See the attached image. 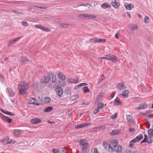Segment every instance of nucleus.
Wrapping results in <instances>:
<instances>
[{"label":"nucleus","mask_w":153,"mask_h":153,"mask_svg":"<svg viewBox=\"0 0 153 153\" xmlns=\"http://www.w3.org/2000/svg\"><path fill=\"white\" fill-rule=\"evenodd\" d=\"M118 142L117 139L112 140L109 143L104 141L103 143L105 149L109 152L113 153L114 151L120 152L123 150V147L120 145H118Z\"/></svg>","instance_id":"1"},{"label":"nucleus","mask_w":153,"mask_h":153,"mask_svg":"<svg viewBox=\"0 0 153 153\" xmlns=\"http://www.w3.org/2000/svg\"><path fill=\"white\" fill-rule=\"evenodd\" d=\"M28 88V84L26 82H22L18 84L19 94L24 95L25 94V91Z\"/></svg>","instance_id":"2"},{"label":"nucleus","mask_w":153,"mask_h":153,"mask_svg":"<svg viewBox=\"0 0 153 153\" xmlns=\"http://www.w3.org/2000/svg\"><path fill=\"white\" fill-rule=\"evenodd\" d=\"M143 136L142 134H139L135 138L130 141L129 147H132L136 142L140 141L141 140L143 139Z\"/></svg>","instance_id":"3"},{"label":"nucleus","mask_w":153,"mask_h":153,"mask_svg":"<svg viewBox=\"0 0 153 153\" xmlns=\"http://www.w3.org/2000/svg\"><path fill=\"white\" fill-rule=\"evenodd\" d=\"M27 102L29 104H33L39 105L40 104L35 98H29L27 99Z\"/></svg>","instance_id":"4"},{"label":"nucleus","mask_w":153,"mask_h":153,"mask_svg":"<svg viewBox=\"0 0 153 153\" xmlns=\"http://www.w3.org/2000/svg\"><path fill=\"white\" fill-rule=\"evenodd\" d=\"M80 144L83 146L82 147V149H83L85 150L88 147V144L87 143V141L85 139H82L80 141Z\"/></svg>","instance_id":"5"},{"label":"nucleus","mask_w":153,"mask_h":153,"mask_svg":"<svg viewBox=\"0 0 153 153\" xmlns=\"http://www.w3.org/2000/svg\"><path fill=\"white\" fill-rule=\"evenodd\" d=\"M108 60L111 61L113 62H115L117 61L118 59L115 56L111 54L110 55H108Z\"/></svg>","instance_id":"6"},{"label":"nucleus","mask_w":153,"mask_h":153,"mask_svg":"<svg viewBox=\"0 0 153 153\" xmlns=\"http://www.w3.org/2000/svg\"><path fill=\"white\" fill-rule=\"evenodd\" d=\"M55 91L57 94L60 97L63 93V89L61 87H57L56 88Z\"/></svg>","instance_id":"7"},{"label":"nucleus","mask_w":153,"mask_h":153,"mask_svg":"<svg viewBox=\"0 0 153 153\" xmlns=\"http://www.w3.org/2000/svg\"><path fill=\"white\" fill-rule=\"evenodd\" d=\"M123 104V103L120 100L119 97H117L116 99L114 101L113 105H121Z\"/></svg>","instance_id":"8"},{"label":"nucleus","mask_w":153,"mask_h":153,"mask_svg":"<svg viewBox=\"0 0 153 153\" xmlns=\"http://www.w3.org/2000/svg\"><path fill=\"white\" fill-rule=\"evenodd\" d=\"M124 5L127 10H131L134 7V5L131 4H128L126 3Z\"/></svg>","instance_id":"9"},{"label":"nucleus","mask_w":153,"mask_h":153,"mask_svg":"<svg viewBox=\"0 0 153 153\" xmlns=\"http://www.w3.org/2000/svg\"><path fill=\"white\" fill-rule=\"evenodd\" d=\"M22 38L21 37H18L13 40H11L8 42L7 46L9 47L10 46L12 45L13 44H14L16 42L18 41L20 39Z\"/></svg>","instance_id":"10"},{"label":"nucleus","mask_w":153,"mask_h":153,"mask_svg":"<svg viewBox=\"0 0 153 153\" xmlns=\"http://www.w3.org/2000/svg\"><path fill=\"white\" fill-rule=\"evenodd\" d=\"M91 124V123H84L79 124L76 126L75 128L76 129H78L85 127L87 126L90 125Z\"/></svg>","instance_id":"11"},{"label":"nucleus","mask_w":153,"mask_h":153,"mask_svg":"<svg viewBox=\"0 0 153 153\" xmlns=\"http://www.w3.org/2000/svg\"><path fill=\"white\" fill-rule=\"evenodd\" d=\"M111 4L113 6L116 8H118L120 6V4L119 3V0H114V2L111 3Z\"/></svg>","instance_id":"12"},{"label":"nucleus","mask_w":153,"mask_h":153,"mask_svg":"<svg viewBox=\"0 0 153 153\" xmlns=\"http://www.w3.org/2000/svg\"><path fill=\"white\" fill-rule=\"evenodd\" d=\"M125 83L124 82L120 83L117 86V88L120 90H123L125 89L126 87L124 85Z\"/></svg>","instance_id":"13"},{"label":"nucleus","mask_w":153,"mask_h":153,"mask_svg":"<svg viewBox=\"0 0 153 153\" xmlns=\"http://www.w3.org/2000/svg\"><path fill=\"white\" fill-rule=\"evenodd\" d=\"M50 80V78L45 76L42 78L41 80V82H42L47 83H48Z\"/></svg>","instance_id":"14"},{"label":"nucleus","mask_w":153,"mask_h":153,"mask_svg":"<svg viewBox=\"0 0 153 153\" xmlns=\"http://www.w3.org/2000/svg\"><path fill=\"white\" fill-rule=\"evenodd\" d=\"M41 121V120L38 118H35L30 120V123L34 124L39 123Z\"/></svg>","instance_id":"15"},{"label":"nucleus","mask_w":153,"mask_h":153,"mask_svg":"<svg viewBox=\"0 0 153 153\" xmlns=\"http://www.w3.org/2000/svg\"><path fill=\"white\" fill-rule=\"evenodd\" d=\"M20 61L24 63L26 62L28 64L29 61L28 59L25 57L22 56L21 58Z\"/></svg>","instance_id":"16"},{"label":"nucleus","mask_w":153,"mask_h":153,"mask_svg":"<svg viewBox=\"0 0 153 153\" xmlns=\"http://www.w3.org/2000/svg\"><path fill=\"white\" fill-rule=\"evenodd\" d=\"M147 107V105L145 104H142L139 105V106L136 108L137 110L144 109L146 108Z\"/></svg>","instance_id":"17"},{"label":"nucleus","mask_w":153,"mask_h":153,"mask_svg":"<svg viewBox=\"0 0 153 153\" xmlns=\"http://www.w3.org/2000/svg\"><path fill=\"white\" fill-rule=\"evenodd\" d=\"M129 93V91L128 90H125L123 91L122 96L124 98H127L128 97Z\"/></svg>","instance_id":"18"},{"label":"nucleus","mask_w":153,"mask_h":153,"mask_svg":"<svg viewBox=\"0 0 153 153\" xmlns=\"http://www.w3.org/2000/svg\"><path fill=\"white\" fill-rule=\"evenodd\" d=\"M59 78L61 80H65L66 79V76L62 72H59L58 75Z\"/></svg>","instance_id":"19"},{"label":"nucleus","mask_w":153,"mask_h":153,"mask_svg":"<svg viewBox=\"0 0 153 153\" xmlns=\"http://www.w3.org/2000/svg\"><path fill=\"white\" fill-rule=\"evenodd\" d=\"M50 76V75H49ZM51 76L52 78H50V80L52 82H55L56 81V76L53 74H51Z\"/></svg>","instance_id":"20"},{"label":"nucleus","mask_w":153,"mask_h":153,"mask_svg":"<svg viewBox=\"0 0 153 153\" xmlns=\"http://www.w3.org/2000/svg\"><path fill=\"white\" fill-rule=\"evenodd\" d=\"M101 7L103 9H106L107 8L110 7L111 6L110 5H109L108 3H104L102 4Z\"/></svg>","instance_id":"21"},{"label":"nucleus","mask_w":153,"mask_h":153,"mask_svg":"<svg viewBox=\"0 0 153 153\" xmlns=\"http://www.w3.org/2000/svg\"><path fill=\"white\" fill-rule=\"evenodd\" d=\"M68 81L71 83H77L78 81V79H68Z\"/></svg>","instance_id":"22"},{"label":"nucleus","mask_w":153,"mask_h":153,"mask_svg":"<svg viewBox=\"0 0 153 153\" xmlns=\"http://www.w3.org/2000/svg\"><path fill=\"white\" fill-rule=\"evenodd\" d=\"M20 131L19 130H15L13 133L16 137H19L20 135Z\"/></svg>","instance_id":"23"},{"label":"nucleus","mask_w":153,"mask_h":153,"mask_svg":"<svg viewBox=\"0 0 153 153\" xmlns=\"http://www.w3.org/2000/svg\"><path fill=\"white\" fill-rule=\"evenodd\" d=\"M7 90L9 94V96L11 97H13L14 95V93L12 89L10 88H7Z\"/></svg>","instance_id":"24"},{"label":"nucleus","mask_w":153,"mask_h":153,"mask_svg":"<svg viewBox=\"0 0 153 153\" xmlns=\"http://www.w3.org/2000/svg\"><path fill=\"white\" fill-rule=\"evenodd\" d=\"M87 16H86V18L88 19H94L96 18V16L91 14H87Z\"/></svg>","instance_id":"25"},{"label":"nucleus","mask_w":153,"mask_h":153,"mask_svg":"<svg viewBox=\"0 0 153 153\" xmlns=\"http://www.w3.org/2000/svg\"><path fill=\"white\" fill-rule=\"evenodd\" d=\"M3 118L5 121L9 123H10L12 121V120L11 119L6 116H3Z\"/></svg>","instance_id":"26"},{"label":"nucleus","mask_w":153,"mask_h":153,"mask_svg":"<svg viewBox=\"0 0 153 153\" xmlns=\"http://www.w3.org/2000/svg\"><path fill=\"white\" fill-rule=\"evenodd\" d=\"M120 131L119 130H114L112 131L110 133L111 135H115L118 134Z\"/></svg>","instance_id":"27"},{"label":"nucleus","mask_w":153,"mask_h":153,"mask_svg":"<svg viewBox=\"0 0 153 153\" xmlns=\"http://www.w3.org/2000/svg\"><path fill=\"white\" fill-rule=\"evenodd\" d=\"M10 140V138H4L2 140H1V142L2 143H5L6 144H9V140Z\"/></svg>","instance_id":"28"},{"label":"nucleus","mask_w":153,"mask_h":153,"mask_svg":"<svg viewBox=\"0 0 153 153\" xmlns=\"http://www.w3.org/2000/svg\"><path fill=\"white\" fill-rule=\"evenodd\" d=\"M127 119L128 122H129L131 123H133L134 122V121L131 115H129L127 117Z\"/></svg>","instance_id":"29"},{"label":"nucleus","mask_w":153,"mask_h":153,"mask_svg":"<svg viewBox=\"0 0 153 153\" xmlns=\"http://www.w3.org/2000/svg\"><path fill=\"white\" fill-rule=\"evenodd\" d=\"M96 42H102L104 43L106 42V40L105 39H94Z\"/></svg>","instance_id":"30"},{"label":"nucleus","mask_w":153,"mask_h":153,"mask_svg":"<svg viewBox=\"0 0 153 153\" xmlns=\"http://www.w3.org/2000/svg\"><path fill=\"white\" fill-rule=\"evenodd\" d=\"M79 95L77 94L74 95L72 96L70 99L72 101L78 99Z\"/></svg>","instance_id":"31"},{"label":"nucleus","mask_w":153,"mask_h":153,"mask_svg":"<svg viewBox=\"0 0 153 153\" xmlns=\"http://www.w3.org/2000/svg\"><path fill=\"white\" fill-rule=\"evenodd\" d=\"M148 134L149 137H152L153 136V129H150L148 131Z\"/></svg>","instance_id":"32"},{"label":"nucleus","mask_w":153,"mask_h":153,"mask_svg":"<svg viewBox=\"0 0 153 153\" xmlns=\"http://www.w3.org/2000/svg\"><path fill=\"white\" fill-rule=\"evenodd\" d=\"M138 26L136 25H132L130 26V28L132 30H134L138 29Z\"/></svg>","instance_id":"33"},{"label":"nucleus","mask_w":153,"mask_h":153,"mask_svg":"<svg viewBox=\"0 0 153 153\" xmlns=\"http://www.w3.org/2000/svg\"><path fill=\"white\" fill-rule=\"evenodd\" d=\"M53 110L52 107H48L46 108L44 110L45 112H48L51 111Z\"/></svg>","instance_id":"34"},{"label":"nucleus","mask_w":153,"mask_h":153,"mask_svg":"<svg viewBox=\"0 0 153 153\" xmlns=\"http://www.w3.org/2000/svg\"><path fill=\"white\" fill-rule=\"evenodd\" d=\"M83 90L85 93H86L90 92V90L88 87L87 86H85L83 87Z\"/></svg>","instance_id":"35"},{"label":"nucleus","mask_w":153,"mask_h":153,"mask_svg":"<svg viewBox=\"0 0 153 153\" xmlns=\"http://www.w3.org/2000/svg\"><path fill=\"white\" fill-rule=\"evenodd\" d=\"M45 102L46 103H50L51 101V99L49 97H47L44 99Z\"/></svg>","instance_id":"36"},{"label":"nucleus","mask_w":153,"mask_h":153,"mask_svg":"<svg viewBox=\"0 0 153 153\" xmlns=\"http://www.w3.org/2000/svg\"><path fill=\"white\" fill-rule=\"evenodd\" d=\"M144 22L145 23H148L149 22V18L148 16H145L144 20Z\"/></svg>","instance_id":"37"},{"label":"nucleus","mask_w":153,"mask_h":153,"mask_svg":"<svg viewBox=\"0 0 153 153\" xmlns=\"http://www.w3.org/2000/svg\"><path fill=\"white\" fill-rule=\"evenodd\" d=\"M104 105L101 102L100 103L97 107L100 110L101 109H102L104 108Z\"/></svg>","instance_id":"38"},{"label":"nucleus","mask_w":153,"mask_h":153,"mask_svg":"<svg viewBox=\"0 0 153 153\" xmlns=\"http://www.w3.org/2000/svg\"><path fill=\"white\" fill-rule=\"evenodd\" d=\"M86 16H87V14H81L78 16V17L80 18H86Z\"/></svg>","instance_id":"39"},{"label":"nucleus","mask_w":153,"mask_h":153,"mask_svg":"<svg viewBox=\"0 0 153 153\" xmlns=\"http://www.w3.org/2000/svg\"><path fill=\"white\" fill-rule=\"evenodd\" d=\"M117 113H116L111 116V118L113 120L115 119L117 117Z\"/></svg>","instance_id":"40"},{"label":"nucleus","mask_w":153,"mask_h":153,"mask_svg":"<svg viewBox=\"0 0 153 153\" xmlns=\"http://www.w3.org/2000/svg\"><path fill=\"white\" fill-rule=\"evenodd\" d=\"M152 137H149L147 140H146V142L147 143L149 144H151L152 143V141L151 139Z\"/></svg>","instance_id":"41"},{"label":"nucleus","mask_w":153,"mask_h":153,"mask_svg":"<svg viewBox=\"0 0 153 153\" xmlns=\"http://www.w3.org/2000/svg\"><path fill=\"white\" fill-rule=\"evenodd\" d=\"M144 137H145V138H144V139H143V140L141 142V143H144V142H146V140H147V139H148V138L147 135L146 134H145Z\"/></svg>","instance_id":"42"},{"label":"nucleus","mask_w":153,"mask_h":153,"mask_svg":"<svg viewBox=\"0 0 153 153\" xmlns=\"http://www.w3.org/2000/svg\"><path fill=\"white\" fill-rule=\"evenodd\" d=\"M43 31H46V32H50L51 31V30H49L48 28H47L45 27H42V29Z\"/></svg>","instance_id":"43"},{"label":"nucleus","mask_w":153,"mask_h":153,"mask_svg":"<svg viewBox=\"0 0 153 153\" xmlns=\"http://www.w3.org/2000/svg\"><path fill=\"white\" fill-rule=\"evenodd\" d=\"M4 114L10 115H15L7 111H5Z\"/></svg>","instance_id":"44"},{"label":"nucleus","mask_w":153,"mask_h":153,"mask_svg":"<svg viewBox=\"0 0 153 153\" xmlns=\"http://www.w3.org/2000/svg\"><path fill=\"white\" fill-rule=\"evenodd\" d=\"M9 144L10 143H14L16 142V141L13 139H10V140H9Z\"/></svg>","instance_id":"45"},{"label":"nucleus","mask_w":153,"mask_h":153,"mask_svg":"<svg viewBox=\"0 0 153 153\" xmlns=\"http://www.w3.org/2000/svg\"><path fill=\"white\" fill-rule=\"evenodd\" d=\"M87 85V84H86V83H81V84H79V85H78L77 86L78 87H80L82 86H85V85Z\"/></svg>","instance_id":"46"},{"label":"nucleus","mask_w":153,"mask_h":153,"mask_svg":"<svg viewBox=\"0 0 153 153\" xmlns=\"http://www.w3.org/2000/svg\"><path fill=\"white\" fill-rule=\"evenodd\" d=\"M100 111V109L97 108L95 109L93 111V113L94 114H96Z\"/></svg>","instance_id":"47"},{"label":"nucleus","mask_w":153,"mask_h":153,"mask_svg":"<svg viewBox=\"0 0 153 153\" xmlns=\"http://www.w3.org/2000/svg\"><path fill=\"white\" fill-rule=\"evenodd\" d=\"M60 26L61 27H67L68 26V24H60Z\"/></svg>","instance_id":"48"},{"label":"nucleus","mask_w":153,"mask_h":153,"mask_svg":"<svg viewBox=\"0 0 153 153\" xmlns=\"http://www.w3.org/2000/svg\"><path fill=\"white\" fill-rule=\"evenodd\" d=\"M22 24L23 25L25 26H27L28 25L26 21L22 22Z\"/></svg>","instance_id":"49"},{"label":"nucleus","mask_w":153,"mask_h":153,"mask_svg":"<svg viewBox=\"0 0 153 153\" xmlns=\"http://www.w3.org/2000/svg\"><path fill=\"white\" fill-rule=\"evenodd\" d=\"M35 27L38 28L42 29L43 26H42V25H35Z\"/></svg>","instance_id":"50"},{"label":"nucleus","mask_w":153,"mask_h":153,"mask_svg":"<svg viewBox=\"0 0 153 153\" xmlns=\"http://www.w3.org/2000/svg\"><path fill=\"white\" fill-rule=\"evenodd\" d=\"M66 85V82L65 81H62L61 83V85L62 86H63Z\"/></svg>","instance_id":"51"},{"label":"nucleus","mask_w":153,"mask_h":153,"mask_svg":"<svg viewBox=\"0 0 153 153\" xmlns=\"http://www.w3.org/2000/svg\"><path fill=\"white\" fill-rule=\"evenodd\" d=\"M72 109H70V110H69L68 111V114L69 116H71V114H72Z\"/></svg>","instance_id":"52"},{"label":"nucleus","mask_w":153,"mask_h":153,"mask_svg":"<svg viewBox=\"0 0 153 153\" xmlns=\"http://www.w3.org/2000/svg\"><path fill=\"white\" fill-rule=\"evenodd\" d=\"M62 151L63 153H67V149L66 148H63L62 149Z\"/></svg>","instance_id":"53"},{"label":"nucleus","mask_w":153,"mask_h":153,"mask_svg":"<svg viewBox=\"0 0 153 153\" xmlns=\"http://www.w3.org/2000/svg\"><path fill=\"white\" fill-rule=\"evenodd\" d=\"M99 130H100V131H102L104 130L105 128V127L104 126H102L100 127H99Z\"/></svg>","instance_id":"54"},{"label":"nucleus","mask_w":153,"mask_h":153,"mask_svg":"<svg viewBox=\"0 0 153 153\" xmlns=\"http://www.w3.org/2000/svg\"><path fill=\"white\" fill-rule=\"evenodd\" d=\"M101 59H106L107 60H108V55H107L106 56V57H102Z\"/></svg>","instance_id":"55"},{"label":"nucleus","mask_w":153,"mask_h":153,"mask_svg":"<svg viewBox=\"0 0 153 153\" xmlns=\"http://www.w3.org/2000/svg\"><path fill=\"white\" fill-rule=\"evenodd\" d=\"M115 94V93L114 92H112L111 93V99H112V98H113L114 97Z\"/></svg>","instance_id":"56"},{"label":"nucleus","mask_w":153,"mask_h":153,"mask_svg":"<svg viewBox=\"0 0 153 153\" xmlns=\"http://www.w3.org/2000/svg\"><path fill=\"white\" fill-rule=\"evenodd\" d=\"M102 97L98 95L97 97V99L98 101H100L102 100Z\"/></svg>","instance_id":"57"},{"label":"nucleus","mask_w":153,"mask_h":153,"mask_svg":"<svg viewBox=\"0 0 153 153\" xmlns=\"http://www.w3.org/2000/svg\"><path fill=\"white\" fill-rule=\"evenodd\" d=\"M53 152L54 153H58V151L56 149H54L52 150Z\"/></svg>","instance_id":"58"},{"label":"nucleus","mask_w":153,"mask_h":153,"mask_svg":"<svg viewBox=\"0 0 153 153\" xmlns=\"http://www.w3.org/2000/svg\"><path fill=\"white\" fill-rule=\"evenodd\" d=\"M93 153H99L97 151V149L96 148L94 149Z\"/></svg>","instance_id":"59"},{"label":"nucleus","mask_w":153,"mask_h":153,"mask_svg":"<svg viewBox=\"0 0 153 153\" xmlns=\"http://www.w3.org/2000/svg\"><path fill=\"white\" fill-rule=\"evenodd\" d=\"M13 12H14L16 14H20L21 13L18 11H15V10H13Z\"/></svg>","instance_id":"60"},{"label":"nucleus","mask_w":153,"mask_h":153,"mask_svg":"<svg viewBox=\"0 0 153 153\" xmlns=\"http://www.w3.org/2000/svg\"><path fill=\"white\" fill-rule=\"evenodd\" d=\"M96 39V38H94V39H89V41H90V42H95L94 41V40L93 39Z\"/></svg>","instance_id":"61"},{"label":"nucleus","mask_w":153,"mask_h":153,"mask_svg":"<svg viewBox=\"0 0 153 153\" xmlns=\"http://www.w3.org/2000/svg\"><path fill=\"white\" fill-rule=\"evenodd\" d=\"M103 94V93L102 92H100L98 96L102 97Z\"/></svg>","instance_id":"62"},{"label":"nucleus","mask_w":153,"mask_h":153,"mask_svg":"<svg viewBox=\"0 0 153 153\" xmlns=\"http://www.w3.org/2000/svg\"><path fill=\"white\" fill-rule=\"evenodd\" d=\"M135 130L134 128H131L129 129V131L130 132H133L135 131Z\"/></svg>","instance_id":"63"},{"label":"nucleus","mask_w":153,"mask_h":153,"mask_svg":"<svg viewBox=\"0 0 153 153\" xmlns=\"http://www.w3.org/2000/svg\"><path fill=\"white\" fill-rule=\"evenodd\" d=\"M3 78L2 77L0 76V81L1 82H2L3 81Z\"/></svg>","instance_id":"64"}]
</instances>
